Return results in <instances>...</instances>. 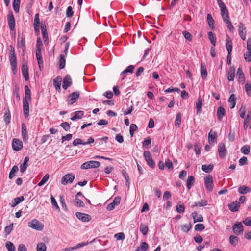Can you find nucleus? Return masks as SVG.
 I'll list each match as a JSON object with an SVG mask.
<instances>
[{
  "instance_id": "nucleus-20",
  "label": "nucleus",
  "mask_w": 251,
  "mask_h": 251,
  "mask_svg": "<svg viewBox=\"0 0 251 251\" xmlns=\"http://www.w3.org/2000/svg\"><path fill=\"white\" fill-rule=\"evenodd\" d=\"M62 78L60 76H57L53 81V84L56 90L60 91L61 90V83Z\"/></svg>"
},
{
  "instance_id": "nucleus-58",
  "label": "nucleus",
  "mask_w": 251,
  "mask_h": 251,
  "mask_svg": "<svg viewBox=\"0 0 251 251\" xmlns=\"http://www.w3.org/2000/svg\"><path fill=\"white\" fill-rule=\"evenodd\" d=\"M36 56L38 64H41L43 63V60L41 54V51L36 52Z\"/></svg>"
},
{
  "instance_id": "nucleus-60",
  "label": "nucleus",
  "mask_w": 251,
  "mask_h": 251,
  "mask_svg": "<svg viewBox=\"0 0 251 251\" xmlns=\"http://www.w3.org/2000/svg\"><path fill=\"white\" fill-rule=\"evenodd\" d=\"M176 211L179 213H183L185 211V206L184 204L177 205L176 206Z\"/></svg>"
},
{
  "instance_id": "nucleus-56",
  "label": "nucleus",
  "mask_w": 251,
  "mask_h": 251,
  "mask_svg": "<svg viewBox=\"0 0 251 251\" xmlns=\"http://www.w3.org/2000/svg\"><path fill=\"white\" fill-rule=\"evenodd\" d=\"M181 120V115L180 113H177L176 117L175 125L176 126L179 127Z\"/></svg>"
},
{
  "instance_id": "nucleus-49",
  "label": "nucleus",
  "mask_w": 251,
  "mask_h": 251,
  "mask_svg": "<svg viewBox=\"0 0 251 251\" xmlns=\"http://www.w3.org/2000/svg\"><path fill=\"white\" fill-rule=\"evenodd\" d=\"M50 199H51V203L52 206L53 207H54L58 212H59L60 210V208L58 205V204L56 201V200L52 195L51 196Z\"/></svg>"
},
{
  "instance_id": "nucleus-30",
  "label": "nucleus",
  "mask_w": 251,
  "mask_h": 251,
  "mask_svg": "<svg viewBox=\"0 0 251 251\" xmlns=\"http://www.w3.org/2000/svg\"><path fill=\"white\" fill-rule=\"evenodd\" d=\"M195 181V178L193 176H189L187 181H186V186L188 189H190L194 185Z\"/></svg>"
},
{
  "instance_id": "nucleus-10",
  "label": "nucleus",
  "mask_w": 251,
  "mask_h": 251,
  "mask_svg": "<svg viewBox=\"0 0 251 251\" xmlns=\"http://www.w3.org/2000/svg\"><path fill=\"white\" fill-rule=\"evenodd\" d=\"M18 47L20 50H21L22 51L23 54H24L26 50L25 40V37H20L19 36H18Z\"/></svg>"
},
{
  "instance_id": "nucleus-3",
  "label": "nucleus",
  "mask_w": 251,
  "mask_h": 251,
  "mask_svg": "<svg viewBox=\"0 0 251 251\" xmlns=\"http://www.w3.org/2000/svg\"><path fill=\"white\" fill-rule=\"evenodd\" d=\"M9 58L12 71L14 72L16 70L17 66V59L14 49L10 50Z\"/></svg>"
},
{
  "instance_id": "nucleus-46",
  "label": "nucleus",
  "mask_w": 251,
  "mask_h": 251,
  "mask_svg": "<svg viewBox=\"0 0 251 251\" xmlns=\"http://www.w3.org/2000/svg\"><path fill=\"white\" fill-rule=\"evenodd\" d=\"M239 241L238 236H229V242L233 246H235Z\"/></svg>"
},
{
  "instance_id": "nucleus-63",
  "label": "nucleus",
  "mask_w": 251,
  "mask_h": 251,
  "mask_svg": "<svg viewBox=\"0 0 251 251\" xmlns=\"http://www.w3.org/2000/svg\"><path fill=\"white\" fill-rule=\"evenodd\" d=\"M182 33L185 38L188 41H191L192 40V35L188 31H184Z\"/></svg>"
},
{
  "instance_id": "nucleus-47",
  "label": "nucleus",
  "mask_w": 251,
  "mask_h": 251,
  "mask_svg": "<svg viewBox=\"0 0 251 251\" xmlns=\"http://www.w3.org/2000/svg\"><path fill=\"white\" fill-rule=\"evenodd\" d=\"M245 89L249 96H251V82H247L245 85Z\"/></svg>"
},
{
  "instance_id": "nucleus-45",
  "label": "nucleus",
  "mask_w": 251,
  "mask_h": 251,
  "mask_svg": "<svg viewBox=\"0 0 251 251\" xmlns=\"http://www.w3.org/2000/svg\"><path fill=\"white\" fill-rule=\"evenodd\" d=\"M43 47V43L40 37H38L37 40L36 52L41 51V49Z\"/></svg>"
},
{
  "instance_id": "nucleus-55",
  "label": "nucleus",
  "mask_w": 251,
  "mask_h": 251,
  "mask_svg": "<svg viewBox=\"0 0 251 251\" xmlns=\"http://www.w3.org/2000/svg\"><path fill=\"white\" fill-rule=\"evenodd\" d=\"M191 228V224L189 223L185 225H183L181 226V230L185 233H187Z\"/></svg>"
},
{
  "instance_id": "nucleus-43",
  "label": "nucleus",
  "mask_w": 251,
  "mask_h": 251,
  "mask_svg": "<svg viewBox=\"0 0 251 251\" xmlns=\"http://www.w3.org/2000/svg\"><path fill=\"white\" fill-rule=\"evenodd\" d=\"M208 36L211 44L215 46L216 42V38L214 36L213 33L211 31L208 33Z\"/></svg>"
},
{
  "instance_id": "nucleus-22",
  "label": "nucleus",
  "mask_w": 251,
  "mask_h": 251,
  "mask_svg": "<svg viewBox=\"0 0 251 251\" xmlns=\"http://www.w3.org/2000/svg\"><path fill=\"white\" fill-rule=\"evenodd\" d=\"M235 68L234 66H231L227 72V79L228 81H233L234 79Z\"/></svg>"
},
{
  "instance_id": "nucleus-29",
  "label": "nucleus",
  "mask_w": 251,
  "mask_h": 251,
  "mask_svg": "<svg viewBox=\"0 0 251 251\" xmlns=\"http://www.w3.org/2000/svg\"><path fill=\"white\" fill-rule=\"evenodd\" d=\"M59 57V68L62 69L65 67L66 64L65 55L60 54Z\"/></svg>"
},
{
  "instance_id": "nucleus-28",
  "label": "nucleus",
  "mask_w": 251,
  "mask_h": 251,
  "mask_svg": "<svg viewBox=\"0 0 251 251\" xmlns=\"http://www.w3.org/2000/svg\"><path fill=\"white\" fill-rule=\"evenodd\" d=\"M222 18L224 22L227 24V28L229 29V30L231 31H233L234 30V27L229 20V15L227 16L226 15V16Z\"/></svg>"
},
{
  "instance_id": "nucleus-21",
  "label": "nucleus",
  "mask_w": 251,
  "mask_h": 251,
  "mask_svg": "<svg viewBox=\"0 0 251 251\" xmlns=\"http://www.w3.org/2000/svg\"><path fill=\"white\" fill-rule=\"evenodd\" d=\"M22 136L23 141L25 142H27L28 139V136L26 129V126L25 123L22 124Z\"/></svg>"
},
{
  "instance_id": "nucleus-61",
  "label": "nucleus",
  "mask_w": 251,
  "mask_h": 251,
  "mask_svg": "<svg viewBox=\"0 0 251 251\" xmlns=\"http://www.w3.org/2000/svg\"><path fill=\"white\" fill-rule=\"evenodd\" d=\"M4 121L6 124H8L10 123L11 121V114L9 111L5 113L4 114Z\"/></svg>"
},
{
  "instance_id": "nucleus-23",
  "label": "nucleus",
  "mask_w": 251,
  "mask_h": 251,
  "mask_svg": "<svg viewBox=\"0 0 251 251\" xmlns=\"http://www.w3.org/2000/svg\"><path fill=\"white\" fill-rule=\"evenodd\" d=\"M22 74L25 80L29 79V75L28 73V67L26 63L23 64L22 66Z\"/></svg>"
},
{
  "instance_id": "nucleus-18",
  "label": "nucleus",
  "mask_w": 251,
  "mask_h": 251,
  "mask_svg": "<svg viewBox=\"0 0 251 251\" xmlns=\"http://www.w3.org/2000/svg\"><path fill=\"white\" fill-rule=\"evenodd\" d=\"M120 197L118 196L115 197L113 200V202L110 203L107 206V210L108 211L112 210L114 208L115 205H118L120 203Z\"/></svg>"
},
{
  "instance_id": "nucleus-38",
  "label": "nucleus",
  "mask_w": 251,
  "mask_h": 251,
  "mask_svg": "<svg viewBox=\"0 0 251 251\" xmlns=\"http://www.w3.org/2000/svg\"><path fill=\"white\" fill-rule=\"evenodd\" d=\"M73 203L77 207H83L85 206L84 202L78 198H75V199L73 201Z\"/></svg>"
},
{
  "instance_id": "nucleus-62",
  "label": "nucleus",
  "mask_w": 251,
  "mask_h": 251,
  "mask_svg": "<svg viewBox=\"0 0 251 251\" xmlns=\"http://www.w3.org/2000/svg\"><path fill=\"white\" fill-rule=\"evenodd\" d=\"M84 141L80 138H76L73 142V145L74 146H76L78 145H84Z\"/></svg>"
},
{
  "instance_id": "nucleus-41",
  "label": "nucleus",
  "mask_w": 251,
  "mask_h": 251,
  "mask_svg": "<svg viewBox=\"0 0 251 251\" xmlns=\"http://www.w3.org/2000/svg\"><path fill=\"white\" fill-rule=\"evenodd\" d=\"M151 139L150 137H148L145 138V140L143 142V146L146 148V149H149L150 148V145L151 144Z\"/></svg>"
},
{
  "instance_id": "nucleus-57",
  "label": "nucleus",
  "mask_w": 251,
  "mask_h": 251,
  "mask_svg": "<svg viewBox=\"0 0 251 251\" xmlns=\"http://www.w3.org/2000/svg\"><path fill=\"white\" fill-rule=\"evenodd\" d=\"M122 173L126 180V185L128 186V187H129V182H130L129 176H128L127 173L125 170H122Z\"/></svg>"
},
{
  "instance_id": "nucleus-54",
  "label": "nucleus",
  "mask_w": 251,
  "mask_h": 251,
  "mask_svg": "<svg viewBox=\"0 0 251 251\" xmlns=\"http://www.w3.org/2000/svg\"><path fill=\"white\" fill-rule=\"evenodd\" d=\"M138 127L136 124H132L129 127V134L131 137L133 136L134 132L137 129Z\"/></svg>"
},
{
  "instance_id": "nucleus-13",
  "label": "nucleus",
  "mask_w": 251,
  "mask_h": 251,
  "mask_svg": "<svg viewBox=\"0 0 251 251\" xmlns=\"http://www.w3.org/2000/svg\"><path fill=\"white\" fill-rule=\"evenodd\" d=\"M31 100L23 99V113L25 118H27L29 115V102Z\"/></svg>"
},
{
  "instance_id": "nucleus-14",
  "label": "nucleus",
  "mask_w": 251,
  "mask_h": 251,
  "mask_svg": "<svg viewBox=\"0 0 251 251\" xmlns=\"http://www.w3.org/2000/svg\"><path fill=\"white\" fill-rule=\"evenodd\" d=\"M72 84V78L69 75H67L63 78L62 87L64 90H66Z\"/></svg>"
},
{
  "instance_id": "nucleus-27",
  "label": "nucleus",
  "mask_w": 251,
  "mask_h": 251,
  "mask_svg": "<svg viewBox=\"0 0 251 251\" xmlns=\"http://www.w3.org/2000/svg\"><path fill=\"white\" fill-rule=\"evenodd\" d=\"M225 110L223 107L221 106L218 107L217 112V115L218 119L219 121L222 120V118L225 115Z\"/></svg>"
},
{
  "instance_id": "nucleus-25",
  "label": "nucleus",
  "mask_w": 251,
  "mask_h": 251,
  "mask_svg": "<svg viewBox=\"0 0 251 251\" xmlns=\"http://www.w3.org/2000/svg\"><path fill=\"white\" fill-rule=\"evenodd\" d=\"M201 75L203 79H205L207 77V73L206 65L204 63L202 62L201 65Z\"/></svg>"
},
{
  "instance_id": "nucleus-48",
  "label": "nucleus",
  "mask_w": 251,
  "mask_h": 251,
  "mask_svg": "<svg viewBox=\"0 0 251 251\" xmlns=\"http://www.w3.org/2000/svg\"><path fill=\"white\" fill-rule=\"evenodd\" d=\"M5 246L8 250V251H15V247L12 242L7 241L6 243Z\"/></svg>"
},
{
  "instance_id": "nucleus-50",
  "label": "nucleus",
  "mask_w": 251,
  "mask_h": 251,
  "mask_svg": "<svg viewBox=\"0 0 251 251\" xmlns=\"http://www.w3.org/2000/svg\"><path fill=\"white\" fill-rule=\"evenodd\" d=\"M50 176L48 174H46L41 180L38 184V186H43L49 179Z\"/></svg>"
},
{
  "instance_id": "nucleus-12",
  "label": "nucleus",
  "mask_w": 251,
  "mask_h": 251,
  "mask_svg": "<svg viewBox=\"0 0 251 251\" xmlns=\"http://www.w3.org/2000/svg\"><path fill=\"white\" fill-rule=\"evenodd\" d=\"M12 148L13 150L15 151H20L23 148L22 142L19 139L14 138L13 140Z\"/></svg>"
},
{
  "instance_id": "nucleus-26",
  "label": "nucleus",
  "mask_w": 251,
  "mask_h": 251,
  "mask_svg": "<svg viewBox=\"0 0 251 251\" xmlns=\"http://www.w3.org/2000/svg\"><path fill=\"white\" fill-rule=\"evenodd\" d=\"M226 45L228 53H231L232 50V41L228 36H227V39L226 42Z\"/></svg>"
},
{
  "instance_id": "nucleus-53",
  "label": "nucleus",
  "mask_w": 251,
  "mask_h": 251,
  "mask_svg": "<svg viewBox=\"0 0 251 251\" xmlns=\"http://www.w3.org/2000/svg\"><path fill=\"white\" fill-rule=\"evenodd\" d=\"M20 89L19 86L17 85H15L14 86V88L13 89V94L15 95L16 98L20 100Z\"/></svg>"
},
{
  "instance_id": "nucleus-32",
  "label": "nucleus",
  "mask_w": 251,
  "mask_h": 251,
  "mask_svg": "<svg viewBox=\"0 0 251 251\" xmlns=\"http://www.w3.org/2000/svg\"><path fill=\"white\" fill-rule=\"evenodd\" d=\"M213 168L214 165L212 164L209 165H202L201 167L202 171L207 173L211 172L213 169Z\"/></svg>"
},
{
  "instance_id": "nucleus-39",
  "label": "nucleus",
  "mask_w": 251,
  "mask_h": 251,
  "mask_svg": "<svg viewBox=\"0 0 251 251\" xmlns=\"http://www.w3.org/2000/svg\"><path fill=\"white\" fill-rule=\"evenodd\" d=\"M250 191V188L245 185H242L238 188V192L241 194H245Z\"/></svg>"
},
{
  "instance_id": "nucleus-19",
  "label": "nucleus",
  "mask_w": 251,
  "mask_h": 251,
  "mask_svg": "<svg viewBox=\"0 0 251 251\" xmlns=\"http://www.w3.org/2000/svg\"><path fill=\"white\" fill-rule=\"evenodd\" d=\"M240 206V203L237 201H235L228 205V208L232 212H236L238 210Z\"/></svg>"
},
{
  "instance_id": "nucleus-11",
  "label": "nucleus",
  "mask_w": 251,
  "mask_h": 251,
  "mask_svg": "<svg viewBox=\"0 0 251 251\" xmlns=\"http://www.w3.org/2000/svg\"><path fill=\"white\" fill-rule=\"evenodd\" d=\"M75 215L76 217L83 222H88L92 219L90 215L81 212H76Z\"/></svg>"
},
{
  "instance_id": "nucleus-6",
  "label": "nucleus",
  "mask_w": 251,
  "mask_h": 251,
  "mask_svg": "<svg viewBox=\"0 0 251 251\" xmlns=\"http://www.w3.org/2000/svg\"><path fill=\"white\" fill-rule=\"evenodd\" d=\"M80 94L78 92H74L70 94L67 99L68 105H72L76 101Z\"/></svg>"
},
{
  "instance_id": "nucleus-2",
  "label": "nucleus",
  "mask_w": 251,
  "mask_h": 251,
  "mask_svg": "<svg viewBox=\"0 0 251 251\" xmlns=\"http://www.w3.org/2000/svg\"><path fill=\"white\" fill-rule=\"evenodd\" d=\"M28 225L29 227L37 230H42L43 228V224L35 219L29 222Z\"/></svg>"
},
{
  "instance_id": "nucleus-17",
  "label": "nucleus",
  "mask_w": 251,
  "mask_h": 251,
  "mask_svg": "<svg viewBox=\"0 0 251 251\" xmlns=\"http://www.w3.org/2000/svg\"><path fill=\"white\" fill-rule=\"evenodd\" d=\"M239 35L243 40L246 39V28L242 23H240L238 26Z\"/></svg>"
},
{
  "instance_id": "nucleus-51",
  "label": "nucleus",
  "mask_w": 251,
  "mask_h": 251,
  "mask_svg": "<svg viewBox=\"0 0 251 251\" xmlns=\"http://www.w3.org/2000/svg\"><path fill=\"white\" fill-rule=\"evenodd\" d=\"M46 246L44 243H39L37 245V251H46Z\"/></svg>"
},
{
  "instance_id": "nucleus-37",
  "label": "nucleus",
  "mask_w": 251,
  "mask_h": 251,
  "mask_svg": "<svg viewBox=\"0 0 251 251\" xmlns=\"http://www.w3.org/2000/svg\"><path fill=\"white\" fill-rule=\"evenodd\" d=\"M21 0H14L13 1V7L14 11L18 13L19 11Z\"/></svg>"
},
{
  "instance_id": "nucleus-16",
  "label": "nucleus",
  "mask_w": 251,
  "mask_h": 251,
  "mask_svg": "<svg viewBox=\"0 0 251 251\" xmlns=\"http://www.w3.org/2000/svg\"><path fill=\"white\" fill-rule=\"evenodd\" d=\"M218 151L219 157L223 158L226 154V151L225 145L223 143H220L218 145Z\"/></svg>"
},
{
  "instance_id": "nucleus-1",
  "label": "nucleus",
  "mask_w": 251,
  "mask_h": 251,
  "mask_svg": "<svg viewBox=\"0 0 251 251\" xmlns=\"http://www.w3.org/2000/svg\"><path fill=\"white\" fill-rule=\"evenodd\" d=\"M100 163L97 161H89L84 162L81 165L82 169H88L90 168H97L100 167Z\"/></svg>"
},
{
  "instance_id": "nucleus-52",
  "label": "nucleus",
  "mask_w": 251,
  "mask_h": 251,
  "mask_svg": "<svg viewBox=\"0 0 251 251\" xmlns=\"http://www.w3.org/2000/svg\"><path fill=\"white\" fill-rule=\"evenodd\" d=\"M250 147L249 145H246L243 146L241 149V152L245 155L248 154L250 152Z\"/></svg>"
},
{
  "instance_id": "nucleus-31",
  "label": "nucleus",
  "mask_w": 251,
  "mask_h": 251,
  "mask_svg": "<svg viewBox=\"0 0 251 251\" xmlns=\"http://www.w3.org/2000/svg\"><path fill=\"white\" fill-rule=\"evenodd\" d=\"M251 118V111H248L246 118H245L244 124L243 128L244 130H246L248 128V124L250 121Z\"/></svg>"
},
{
  "instance_id": "nucleus-44",
  "label": "nucleus",
  "mask_w": 251,
  "mask_h": 251,
  "mask_svg": "<svg viewBox=\"0 0 251 251\" xmlns=\"http://www.w3.org/2000/svg\"><path fill=\"white\" fill-rule=\"evenodd\" d=\"M18 170L19 169L18 166L16 165L12 167L9 175V177L10 179H12L14 178V177L15 176V173L18 172Z\"/></svg>"
},
{
  "instance_id": "nucleus-42",
  "label": "nucleus",
  "mask_w": 251,
  "mask_h": 251,
  "mask_svg": "<svg viewBox=\"0 0 251 251\" xmlns=\"http://www.w3.org/2000/svg\"><path fill=\"white\" fill-rule=\"evenodd\" d=\"M42 34L43 35V39L44 42L48 40V36L47 29L45 26L42 25L41 27Z\"/></svg>"
},
{
  "instance_id": "nucleus-64",
  "label": "nucleus",
  "mask_w": 251,
  "mask_h": 251,
  "mask_svg": "<svg viewBox=\"0 0 251 251\" xmlns=\"http://www.w3.org/2000/svg\"><path fill=\"white\" fill-rule=\"evenodd\" d=\"M60 126L63 128L64 130L67 131H69L70 129V126L67 122L61 123Z\"/></svg>"
},
{
  "instance_id": "nucleus-40",
  "label": "nucleus",
  "mask_w": 251,
  "mask_h": 251,
  "mask_svg": "<svg viewBox=\"0 0 251 251\" xmlns=\"http://www.w3.org/2000/svg\"><path fill=\"white\" fill-rule=\"evenodd\" d=\"M25 96L23 99L31 100V92L27 85L25 87Z\"/></svg>"
},
{
  "instance_id": "nucleus-9",
  "label": "nucleus",
  "mask_w": 251,
  "mask_h": 251,
  "mask_svg": "<svg viewBox=\"0 0 251 251\" xmlns=\"http://www.w3.org/2000/svg\"><path fill=\"white\" fill-rule=\"evenodd\" d=\"M232 229L235 234H241L243 232V226L241 222H236L233 225Z\"/></svg>"
},
{
  "instance_id": "nucleus-15",
  "label": "nucleus",
  "mask_w": 251,
  "mask_h": 251,
  "mask_svg": "<svg viewBox=\"0 0 251 251\" xmlns=\"http://www.w3.org/2000/svg\"><path fill=\"white\" fill-rule=\"evenodd\" d=\"M219 6L221 9L222 17L228 15V12L227 8L221 0H217Z\"/></svg>"
},
{
  "instance_id": "nucleus-35",
  "label": "nucleus",
  "mask_w": 251,
  "mask_h": 251,
  "mask_svg": "<svg viewBox=\"0 0 251 251\" xmlns=\"http://www.w3.org/2000/svg\"><path fill=\"white\" fill-rule=\"evenodd\" d=\"M217 138V134L216 133L214 132L212 133L211 131H210L208 134V141L210 144H211L212 142L216 143V139Z\"/></svg>"
},
{
  "instance_id": "nucleus-24",
  "label": "nucleus",
  "mask_w": 251,
  "mask_h": 251,
  "mask_svg": "<svg viewBox=\"0 0 251 251\" xmlns=\"http://www.w3.org/2000/svg\"><path fill=\"white\" fill-rule=\"evenodd\" d=\"M191 216L193 219L194 222H202L203 218L201 214L198 215L197 212H193L191 213Z\"/></svg>"
},
{
  "instance_id": "nucleus-4",
  "label": "nucleus",
  "mask_w": 251,
  "mask_h": 251,
  "mask_svg": "<svg viewBox=\"0 0 251 251\" xmlns=\"http://www.w3.org/2000/svg\"><path fill=\"white\" fill-rule=\"evenodd\" d=\"M75 177L73 173H68L64 175L61 179V183L63 185H66L68 183H72Z\"/></svg>"
},
{
  "instance_id": "nucleus-36",
  "label": "nucleus",
  "mask_w": 251,
  "mask_h": 251,
  "mask_svg": "<svg viewBox=\"0 0 251 251\" xmlns=\"http://www.w3.org/2000/svg\"><path fill=\"white\" fill-rule=\"evenodd\" d=\"M228 102L231 103L230 108L232 109L234 108L236 102V98L234 94H232L230 96L228 99Z\"/></svg>"
},
{
  "instance_id": "nucleus-34",
  "label": "nucleus",
  "mask_w": 251,
  "mask_h": 251,
  "mask_svg": "<svg viewBox=\"0 0 251 251\" xmlns=\"http://www.w3.org/2000/svg\"><path fill=\"white\" fill-rule=\"evenodd\" d=\"M202 106V100L201 97H199L196 102L197 113H201V108Z\"/></svg>"
},
{
  "instance_id": "nucleus-33",
  "label": "nucleus",
  "mask_w": 251,
  "mask_h": 251,
  "mask_svg": "<svg viewBox=\"0 0 251 251\" xmlns=\"http://www.w3.org/2000/svg\"><path fill=\"white\" fill-rule=\"evenodd\" d=\"M207 20L209 26L211 29L214 30L215 28V26H214V20L212 17L211 16V14H207Z\"/></svg>"
},
{
  "instance_id": "nucleus-7",
  "label": "nucleus",
  "mask_w": 251,
  "mask_h": 251,
  "mask_svg": "<svg viewBox=\"0 0 251 251\" xmlns=\"http://www.w3.org/2000/svg\"><path fill=\"white\" fill-rule=\"evenodd\" d=\"M8 25L11 31L15 30V19L12 11H10L7 15Z\"/></svg>"
},
{
  "instance_id": "nucleus-59",
  "label": "nucleus",
  "mask_w": 251,
  "mask_h": 251,
  "mask_svg": "<svg viewBox=\"0 0 251 251\" xmlns=\"http://www.w3.org/2000/svg\"><path fill=\"white\" fill-rule=\"evenodd\" d=\"M140 230L143 235H145L147 233L148 228L147 226L142 224L140 225Z\"/></svg>"
},
{
  "instance_id": "nucleus-5",
  "label": "nucleus",
  "mask_w": 251,
  "mask_h": 251,
  "mask_svg": "<svg viewBox=\"0 0 251 251\" xmlns=\"http://www.w3.org/2000/svg\"><path fill=\"white\" fill-rule=\"evenodd\" d=\"M143 155L148 165L151 168H154L155 167V163L152 159L151 155L149 151H145Z\"/></svg>"
},
{
  "instance_id": "nucleus-8",
  "label": "nucleus",
  "mask_w": 251,
  "mask_h": 251,
  "mask_svg": "<svg viewBox=\"0 0 251 251\" xmlns=\"http://www.w3.org/2000/svg\"><path fill=\"white\" fill-rule=\"evenodd\" d=\"M204 184L208 191L211 192L213 190V178L211 176L208 175L204 178Z\"/></svg>"
}]
</instances>
